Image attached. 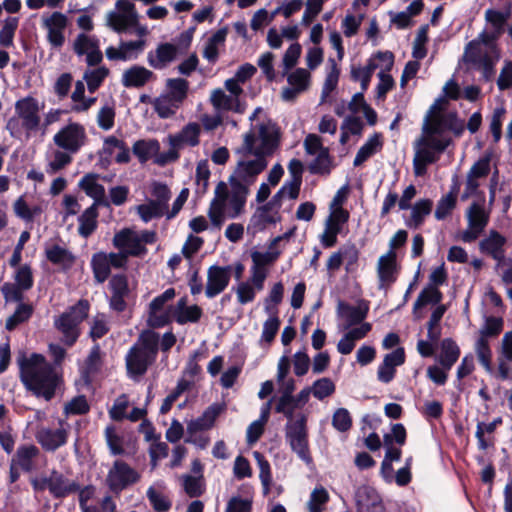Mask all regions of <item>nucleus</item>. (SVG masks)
<instances>
[{
	"label": "nucleus",
	"mask_w": 512,
	"mask_h": 512,
	"mask_svg": "<svg viewBox=\"0 0 512 512\" xmlns=\"http://www.w3.org/2000/svg\"><path fill=\"white\" fill-rule=\"evenodd\" d=\"M175 295V289L168 288L151 301L147 320L150 327H162L169 322V313L165 310V305L167 302L171 301Z\"/></svg>",
	"instance_id": "obj_21"
},
{
	"label": "nucleus",
	"mask_w": 512,
	"mask_h": 512,
	"mask_svg": "<svg viewBox=\"0 0 512 512\" xmlns=\"http://www.w3.org/2000/svg\"><path fill=\"white\" fill-rule=\"evenodd\" d=\"M41 107L38 100L33 97H24L15 103V115L9 119L7 129L12 137H18L20 128L23 129L27 135L35 132L40 124Z\"/></svg>",
	"instance_id": "obj_7"
},
{
	"label": "nucleus",
	"mask_w": 512,
	"mask_h": 512,
	"mask_svg": "<svg viewBox=\"0 0 512 512\" xmlns=\"http://www.w3.org/2000/svg\"><path fill=\"white\" fill-rule=\"evenodd\" d=\"M442 294L435 286H428L424 288L418 295L414 305V313L427 304H437L441 301Z\"/></svg>",
	"instance_id": "obj_50"
},
{
	"label": "nucleus",
	"mask_w": 512,
	"mask_h": 512,
	"mask_svg": "<svg viewBox=\"0 0 512 512\" xmlns=\"http://www.w3.org/2000/svg\"><path fill=\"white\" fill-rule=\"evenodd\" d=\"M396 275V253L389 250L387 253L381 255L377 262L379 288L383 289L394 283L396 281Z\"/></svg>",
	"instance_id": "obj_26"
},
{
	"label": "nucleus",
	"mask_w": 512,
	"mask_h": 512,
	"mask_svg": "<svg viewBox=\"0 0 512 512\" xmlns=\"http://www.w3.org/2000/svg\"><path fill=\"white\" fill-rule=\"evenodd\" d=\"M18 24V17H8L4 20L3 27L0 30V46L11 47L13 45V39L18 28Z\"/></svg>",
	"instance_id": "obj_53"
},
{
	"label": "nucleus",
	"mask_w": 512,
	"mask_h": 512,
	"mask_svg": "<svg viewBox=\"0 0 512 512\" xmlns=\"http://www.w3.org/2000/svg\"><path fill=\"white\" fill-rule=\"evenodd\" d=\"M42 27L46 30V38L53 48H61L65 43V30L68 26V17L62 12L55 11L43 15Z\"/></svg>",
	"instance_id": "obj_17"
},
{
	"label": "nucleus",
	"mask_w": 512,
	"mask_h": 512,
	"mask_svg": "<svg viewBox=\"0 0 512 512\" xmlns=\"http://www.w3.org/2000/svg\"><path fill=\"white\" fill-rule=\"evenodd\" d=\"M112 296L110 299V307L117 311L122 312L126 308L125 297L129 293L128 281L125 275H115L109 282Z\"/></svg>",
	"instance_id": "obj_31"
},
{
	"label": "nucleus",
	"mask_w": 512,
	"mask_h": 512,
	"mask_svg": "<svg viewBox=\"0 0 512 512\" xmlns=\"http://www.w3.org/2000/svg\"><path fill=\"white\" fill-rule=\"evenodd\" d=\"M73 51L77 56H85L88 66H97L103 60L98 38L85 33L78 34L73 41Z\"/></svg>",
	"instance_id": "obj_18"
},
{
	"label": "nucleus",
	"mask_w": 512,
	"mask_h": 512,
	"mask_svg": "<svg viewBox=\"0 0 512 512\" xmlns=\"http://www.w3.org/2000/svg\"><path fill=\"white\" fill-rule=\"evenodd\" d=\"M312 395L318 400H323L330 395H332L335 391V385L329 378H321L316 380L311 386Z\"/></svg>",
	"instance_id": "obj_59"
},
{
	"label": "nucleus",
	"mask_w": 512,
	"mask_h": 512,
	"mask_svg": "<svg viewBox=\"0 0 512 512\" xmlns=\"http://www.w3.org/2000/svg\"><path fill=\"white\" fill-rule=\"evenodd\" d=\"M253 456L258 464L260 473L259 478L263 486V493L267 495L270 491V484L272 482V475L269 462L265 457L258 451L253 453Z\"/></svg>",
	"instance_id": "obj_52"
},
{
	"label": "nucleus",
	"mask_w": 512,
	"mask_h": 512,
	"mask_svg": "<svg viewBox=\"0 0 512 512\" xmlns=\"http://www.w3.org/2000/svg\"><path fill=\"white\" fill-rule=\"evenodd\" d=\"M135 5L128 0H118L115 8L105 15V24L116 33H124L136 24Z\"/></svg>",
	"instance_id": "obj_13"
},
{
	"label": "nucleus",
	"mask_w": 512,
	"mask_h": 512,
	"mask_svg": "<svg viewBox=\"0 0 512 512\" xmlns=\"http://www.w3.org/2000/svg\"><path fill=\"white\" fill-rule=\"evenodd\" d=\"M33 308L28 304H20L13 315L7 318L5 327L7 330H14L19 324L27 321L32 315Z\"/></svg>",
	"instance_id": "obj_56"
},
{
	"label": "nucleus",
	"mask_w": 512,
	"mask_h": 512,
	"mask_svg": "<svg viewBox=\"0 0 512 512\" xmlns=\"http://www.w3.org/2000/svg\"><path fill=\"white\" fill-rule=\"evenodd\" d=\"M40 454V450L33 444L20 445L11 461L14 466H18L24 472H31L36 467V459Z\"/></svg>",
	"instance_id": "obj_30"
},
{
	"label": "nucleus",
	"mask_w": 512,
	"mask_h": 512,
	"mask_svg": "<svg viewBox=\"0 0 512 512\" xmlns=\"http://www.w3.org/2000/svg\"><path fill=\"white\" fill-rule=\"evenodd\" d=\"M147 498L157 512H167L171 507V502L168 498L153 487L147 490Z\"/></svg>",
	"instance_id": "obj_63"
},
{
	"label": "nucleus",
	"mask_w": 512,
	"mask_h": 512,
	"mask_svg": "<svg viewBox=\"0 0 512 512\" xmlns=\"http://www.w3.org/2000/svg\"><path fill=\"white\" fill-rule=\"evenodd\" d=\"M151 202H154L161 210L167 212L168 202L171 199V192L168 186L161 182H153L151 185Z\"/></svg>",
	"instance_id": "obj_48"
},
{
	"label": "nucleus",
	"mask_w": 512,
	"mask_h": 512,
	"mask_svg": "<svg viewBox=\"0 0 512 512\" xmlns=\"http://www.w3.org/2000/svg\"><path fill=\"white\" fill-rule=\"evenodd\" d=\"M13 210L16 216L25 221H32L36 215L41 213V208L39 206H30L23 197H19L14 202Z\"/></svg>",
	"instance_id": "obj_54"
},
{
	"label": "nucleus",
	"mask_w": 512,
	"mask_h": 512,
	"mask_svg": "<svg viewBox=\"0 0 512 512\" xmlns=\"http://www.w3.org/2000/svg\"><path fill=\"white\" fill-rule=\"evenodd\" d=\"M280 220L277 210H273L270 206L263 205L258 207L251 216L248 229L254 233L263 231L268 225L275 224Z\"/></svg>",
	"instance_id": "obj_33"
},
{
	"label": "nucleus",
	"mask_w": 512,
	"mask_h": 512,
	"mask_svg": "<svg viewBox=\"0 0 512 512\" xmlns=\"http://www.w3.org/2000/svg\"><path fill=\"white\" fill-rule=\"evenodd\" d=\"M67 426V423L60 421L57 429L41 428L36 433V439L46 451H55L67 442Z\"/></svg>",
	"instance_id": "obj_22"
},
{
	"label": "nucleus",
	"mask_w": 512,
	"mask_h": 512,
	"mask_svg": "<svg viewBox=\"0 0 512 512\" xmlns=\"http://www.w3.org/2000/svg\"><path fill=\"white\" fill-rule=\"evenodd\" d=\"M348 219L349 212L342 207H336L331 211L325 222V226L330 230L335 229V232L340 233L343 225L348 221Z\"/></svg>",
	"instance_id": "obj_58"
},
{
	"label": "nucleus",
	"mask_w": 512,
	"mask_h": 512,
	"mask_svg": "<svg viewBox=\"0 0 512 512\" xmlns=\"http://www.w3.org/2000/svg\"><path fill=\"white\" fill-rule=\"evenodd\" d=\"M202 314L203 311L198 305L187 306L185 297L178 300L174 311L175 320L181 325L198 322Z\"/></svg>",
	"instance_id": "obj_35"
},
{
	"label": "nucleus",
	"mask_w": 512,
	"mask_h": 512,
	"mask_svg": "<svg viewBox=\"0 0 512 512\" xmlns=\"http://www.w3.org/2000/svg\"><path fill=\"white\" fill-rule=\"evenodd\" d=\"M314 156L315 159L309 164V171L312 174H329L332 167L329 150H322L321 153Z\"/></svg>",
	"instance_id": "obj_55"
},
{
	"label": "nucleus",
	"mask_w": 512,
	"mask_h": 512,
	"mask_svg": "<svg viewBox=\"0 0 512 512\" xmlns=\"http://www.w3.org/2000/svg\"><path fill=\"white\" fill-rule=\"evenodd\" d=\"M90 409L87 399L83 395L76 396L64 405V413L66 415H82L86 414Z\"/></svg>",
	"instance_id": "obj_61"
},
{
	"label": "nucleus",
	"mask_w": 512,
	"mask_h": 512,
	"mask_svg": "<svg viewBox=\"0 0 512 512\" xmlns=\"http://www.w3.org/2000/svg\"><path fill=\"white\" fill-rule=\"evenodd\" d=\"M78 186L82 189L87 196L94 200L92 205L105 206L108 207L110 205L109 201L106 198L105 188L99 182V175L94 173H89L84 175Z\"/></svg>",
	"instance_id": "obj_24"
},
{
	"label": "nucleus",
	"mask_w": 512,
	"mask_h": 512,
	"mask_svg": "<svg viewBox=\"0 0 512 512\" xmlns=\"http://www.w3.org/2000/svg\"><path fill=\"white\" fill-rule=\"evenodd\" d=\"M105 252H98L92 256L91 266L97 282L103 283L110 275L111 267Z\"/></svg>",
	"instance_id": "obj_44"
},
{
	"label": "nucleus",
	"mask_w": 512,
	"mask_h": 512,
	"mask_svg": "<svg viewBox=\"0 0 512 512\" xmlns=\"http://www.w3.org/2000/svg\"><path fill=\"white\" fill-rule=\"evenodd\" d=\"M456 196L453 193H449L438 201L435 210V218L437 220L445 219L455 208Z\"/></svg>",
	"instance_id": "obj_64"
},
{
	"label": "nucleus",
	"mask_w": 512,
	"mask_h": 512,
	"mask_svg": "<svg viewBox=\"0 0 512 512\" xmlns=\"http://www.w3.org/2000/svg\"><path fill=\"white\" fill-rule=\"evenodd\" d=\"M154 111L161 119H167L176 114L181 105L164 92L150 101Z\"/></svg>",
	"instance_id": "obj_38"
},
{
	"label": "nucleus",
	"mask_w": 512,
	"mask_h": 512,
	"mask_svg": "<svg viewBox=\"0 0 512 512\" xmlns=\"http://www.w3.org/2000/svg\"><path fill=\"white\" fill-rule=\"evenodd\" d=\"M329 501V494L327 490L320 486L316 487L310 494L307 503L309 512H322L323 506Z\"/></svg>",
	"instance_id": "obj_57"
},
{
	"label": "nucleus",
	"mask_w": 512,
	"mask_h": 512,
	"mask_svg": "<svg viewBox=\"0 0 512 512\" xmlns=\"http://www.w3.org/2000/svg\"><path fill=\"white\" fill-rule=\"evenodd\" d=\"M446 105L445 98H438L424 118L422 134L414 144L413 169L416 176L425 175L427 166L436 162L450 144L445 132L456 129L457 118L454 114L443 113Z\"/></svg>",
	"instance_id": "obj_2"
},
{
	"label": "nucleus",
	"mask_w": 512,
	"mask_h": 512,
	"mask_svg": "<svg viewBox=\"0 0 512 512\" xmlns=\"http://www.w3.org/2000/svg\"><path fill=\"white\" fill-rule=\"evenodd\" d=\"M89 303L80 300L69 311L63 313L55 320V327L63 334V341L71 346L79 336L78 325L87 317Z\"/></svg>",
	"instance_id": "obj_12"
},
{
	"label": "nucleus",
	"mask_w": 512,
	"mask_h": 512,
	"mask_svg": "<svg viewBox=\"0 0 512 512\" xmlns=\"http://www.w3.org/2000/svg\"><path fill=\"white\" fill-rule=\"evenodd\" d=\"M307 420L308 415L300 413L295 421L286 423L285 436L291 450L306 464H310L312 457L309 450Z\"/></svg>",
	"instance_id": "obj_11"
},
{
	"label": "nucleus",
	"mask_w": 512,
	"mask_h": 512,
	"mask_svg": "<svg viewBox=\"0 0 512 512\" xmlns=\"http://www.w3.org/2000/svg\"><path fill=\"white\" fill-rule=\"evenodd\" d=\"M183 488L190 497H198L204 491L202 476L183 475Z\"/></svg>",
	"instance_id": "obj_62"
},
{
	"label": "nucleus",
	"mask_w": 512,
	"mask_h": 512,
	"mask_svg": "<svg viewBox=\"0 0 512 512\" xmlns=\"http://www.w3.org/2000/svg\"><path fill=\"white\" fill-rule=\"evenodd\" d=\"M201 125L197 122L186 124L179 132L168 136L169 145L182 149L185 146L195 147L200 143Z\"/></svg>",
	"instance_id": "obj_27"
},
{
	"label": "nucleus",
	"mask_w": 512,
	"mask_h": 512,
	"mask_svg": "<svg viewBox=\"0 0 512 512\" xmlns=\"http://www.w3.org/2000/svg\"><path fill=\"white\" fill-rule=\"evenodd\" d=\"M137 213L141 220L148 223L154 218H160L165 214L154 202L148 200L146 203L140 204L136 207Z\"/></svg>",
	"instance_id": "obj_60"
},
{
	"label": "nucleus",
	"mask_w": 512,
	"mask_h": 512,
	"mask_svg": "<svg viewBox=\"0 0 512 512\" xmlns=\"http://www.w3.org/2000/svg\"><path fill=\"white\" fill-rule=\"evenodd\" d=\"M109 75V69L105 66H98L95 68H88L85 70L83 79L87 83V88L90 93L96 92V90L102 85L103 81Z\"/></svg>",
	"instance_id": "obj_42"
},
{
	"label": "nucleus",
	"mask_w": 512,
	"mask_h": 512,
	"mask_svg": "<svg viewBox=\"0 0 512 512\" xmlns=\"http://www.w3.org/2000/svg\"><path fill=\"white\" fill-rule=\"evenodd\" d=\"M475 352L477 355V358L481 365L484 367V369L491 373L492 372V351L490 349V345L488 342V339L485 337H479L477 341L475 342Z\"/></svg>",
	"instance_id": "obj_51"
},
{
	"label": "nucleus",
	"mask_w": 512,
	"mask_h": 512,
	"mask_svg": "<svg viewBox=\"0 0 512 512\" xmlns=\"http://www.w3.org/2000/svg\"><path fill=\"white\" fill-rule=\"evenodd\" d=\"M36 493L48 490L55 499H64L79 490V483L62 472L52 469L48 474H42L30 479Z\"/></svg>",
	"instance_id": "obj_9"
},
{
	"label": "nucleus",
	"mask_w": 512,
	"mask_h": 512,
	"mask_svg": "<svg viewBox=\"0 0 512 512\" xmlns=\"http://www.w3.org/2000/svg\"><path fill=\"white\" fill-rule=\"evenodd\" d=\"M46 257L53 264L60 265L64 268H69L74 263V256L67 249L53 245L46 249Z\"/></svg>",
	"instance_id": "obj_45"
},
{
	"label": "nucleus",
	"mask_w": 512,
	"mask_h": 512,
	"mask_svg": "<svg viewBox=\"0 0 512 512\" xmlns=\"http://www.w3.org/2000/svg\"><path fill=\"white\" fill-rule=\"evenodd\" d=\"M155 78L154 73L144 66L133 65L122 73L121 83L126 88H140Z\"/></svg>",
	"instance_id": "obj_29"
},
{
	"label": "nucleus",
	"mask_w": 512,
	"mask_h": 512,
	"mask_svg": "<svg viewBox=\"0 0 512 512\" xmlns=\"http://www.w3.org/2000/svg\"><path fill=\"white\" fill-rule=\"evenodd\" d=\"M140 474L123 460H116L108 470L105 483L114 494H120L127 487L137 483Z\"/></svg>",
	"instance_id": "obj_14"
},
{
	"label": "nucleus",
	"mask_w": 512,
	"mask_h": 512,
	"mask_svg": "<svg viewBox=\"0 0 512 512\" xmlns=\"http://www.w3.org/2000/svg\"><path fill=\"white\" fill-rule=\"evenodd\" d=\"M381 145L382 144L378 135H374L373 137L369 138L367 142L358 150L354 158V166L357 167L363 164L381 148Z\"/></svg>",
	"instance_id": "obj_47"
},
{
	"label": "nucleus",
	"mask_w": 512,
	"mask_h": 512,
	"mask_svg": "<svg viewBox=\"0 0 512 512\" xmlns=\"http://www.w3.org/2000/svg\"><path fill=\"white\" fill-rule=\"evenodd\" d=\"M86 141L85 127L77 122H69L53 136V142L59 149L73 154L80 151Z\"/></svg>",
	"instance_id": "obj_15"
},
{
	"label": "nucleus",
	"mask_w": 512,
	"mask_h": 512,
	"mask_svg": "<svg viewBox=\"0 0 512 512\" xmlns=\"http://www.w3.org/2000/svg\"><path fill=\"white\" fill-rule=\"evenodd\" d=\"M496 34L482 32L479 37L469 42L465 48L463 60L482 71L483 77L489 80L494 75V66L499 60L495 45Z\"/></svg>",
	"instance_id": "obj_6"
},
{
	"label": "nucleus",
	"mask_w": 512,
	"mask_h": 512,
	"mask_svg": "<svg viewBox=\"0 0 512 512\" xmlns=\"http://www.w3.org/2000/svg\"><path fill=\"white\" fill-rule=\"evenodd\" d=\"M274 409L277 413L283 414L287 418V423L295 421L301 413L296 412L297 409H301V406L297 404L294 397H277Z\"/></svg>",
	"instance_id": "obj_41"
},
{
	"label": "nucleus",
	"mask_w": 512,
	"mask_h": 512,
	"mask_svg": "<svg viewBox=\"0 0 512 512\" xmlns=\"http://www.w3.org/2000/svg\"><path fill=\"white\" fill-rule=\"evenodd\" d=\"M73 153L67 152L62 149L55 150L51 158L48 162L46 172L48 174H55L56 172L62 170L65 168L68 164L72 161V155Z\"/></svg>",
	"instance_id": "obj_49"
},
{
	"label": "nucleus",
	"mask_w": 512,
	"mask_h": 512,
	"mask_svg": "<svg viewBox=\"0 0 512 512\" xmlns=\"http://www.w3.org/2000/svg\"><path fill=\"white\" fill-rule=\"evenodd\" d=\"M230 188L225 182H219L210 203L208 216L215 227H221L226 218L234 219L243 213L249 189L229 180Z\"/></svg>",
	"instance_id": "obj_4"
},
{
	"label": "nucleus",
	"mask_w": 512,
	"mask_h": 512,
	"mask_svg": "<svg viewBox=\"0 0 512 512\" xmlns=\"http://www.w3.org/2000/svg\"><path fill=\"white\" fill-rule=\"evenodd\" d=\"M224 406L220 404H212L209 406L202 416L199 418L192 420L187 425V431L189 434H193L199 431L210 429L216 418L223 411Z\"/></svg>",
	"instance_id": "obj_34"
},
{
	"label": "nucleus",
	"mask_w": 512,
	"mask_h": 512,
	"mask_svg": "<svg viewBox=\"0 0 512 512\" xmlns=\"http://www.w3.org/2000/svg\"><path fill=\"white\" fill-rule=\"evenodd\" d=\"M146 45V39L120 41L118 47H107L105 55L111 61H132L144 52Z\"/></svg>",
	"instance_id": "obj_20"
},
{
	"label": "nucleus",
	"mask_w": 512,
	"mask_h": 512,
	"mask_svg": "<svg viewBox=\"0 0 512 512\" xmlns=\"http://www.w3.org/2000/svg\"><path fill=\"white\" fill-rule=\"evenodd\" d=\"M178 54V47L171 43H161L155 50L147 54V62L150 67L162 70L175 61Z\"/></svg>",
	"instance_id": "obj_25"
},
{
	"label": "nucleus",
	"mask_w": 512,
	"mask_h": 512,
	"mask_svg": "<svg viewBox=\"0 0 512 512\" xmlns=\"http://www.w3.org/2000/svg\"><path fill=\"white\" fill-rule=\"evenodd\" d=\"M159 347V336L153 331H144L125 356L127 375L139 380L155 362Z\"/></svg>",
	"instance_id": "obj_5"
},
{
	"label": "nucleus",
	"mask_w": 512,
	"mask_h": 512,
	"mask_svg": "<svg viewBox=\"0 0 512 512\" xmlns=\"http://www.w3.org/2000/svg\"><path fill=\"white\" fill-rule=\"evenodd\" d=\"M20 379L24 386L36 396L50 400L59 384L60 378L50 363L40 354L30 357H18Z\"/></svg>",
	"instance_id": "obj_3"
},
{
	"label": "nucleus",
	"mask_w": 512,
	"mask_h": 512,
	"mask_svg": "<svg viewBox=\"0 0 512 512\" xmlns=\"http://www.w3.org/2000/svg\"><path fill=\"white\" fill-rule=\"evenodd\" d=\"M133 153L141 163H145L152 157H156L160 150V143L156 139L138 140L132 147Z\"/></svg>",
	"instance_id": "obj_39"
},
{
	"label": "nucleus",
	"mask_w": 512,
	"mask_h": 512,
	"mask_svg": "<svg viewBox=\"0 0 512 512\" xmlns=\"http://www.w3.org/2000/svg\"><path fill=\"white\" fill-rule=\"evenodd\" d=\"M98 207L91 205L78 217V234L83 238L91 236L98 227Z\"/></svg>",
	"instance_id": "obj_36"
},
{
	"label": "nucleus",
	"mask_w": 512,
	"mask_h": 512,
	"mask_svg": "<svg viewBox=\"0 0 512 512\" xmlns=\"http://www.w3.org/2000/svg\"><path fill=\"white\" fill-rule=\"evenodd\" d=\"M189 83L183 78H170L166 80V88L164 93L174 99L180 105L187 98Z\"/></svg>",
	"instance_id": "obj_40"
},
{
	"label": "nucleus",
	"mask_w": 512,
	"mask_h": 512,
	"mask_svg": "<svg viewBox=\"0 0 512 512\" xmlns=\"http://www.w3.org/2000/svg\"><path fill=\"white\" fill-rule=\"evenodd\" d=\"M311 75L308 70L298 68L287 76L289 87L284 88L282 97L284 100H293L298 94L306 91L310 85Z\"/></svg>",
	"instance_id": "obj_28"
},
{
	"label": "nucleus",
	"mask_w": 512,
	"mask_h": 512,
	"mask_svg": "<svg viewBox=\"0 0 512 512\" xmlns=\"http://www.w3.org/2000/svg\"><path fill=\"white\" fill-rule=\"evenodd\" d=\"M460 356V348L451 338H445L440 345V353L437 357L439 364L445 369L450 370L457 362Z\"/></svg>",
	"instance_id": "obj_37"
},
{
	"label": "nucleus",
	"mask_w": 512,
	"mask_h": 512,
	"mask_svg": "<svg viewBox=\"0 0 512 512\" xmlns=\"http://www.w3.org/2000/svg\"><path fill=\"white\" fill-rule=\"evenodd\" d=\"M506 238L497 231H490L489 235L479 243L481 252L490 255L493 259L501 262L505 258L504 246Z\"/></svg>",
	"instance_id": "obj_32"
},
{
	"label": "nucleus",
	"mask_w": 512,
	"mask_h": 512,
	"mask_svg": "<svg viewBox=\"0 0 512 512\" xmlns=\"http://www.w3.org/2000/svg\"><path fill=\"white\" fill-rule=\"evenodd\" d=\"M232 277L231 266L212 265L207 270L205 295L208 299L215 298L228 287Z\"/></svg>",
	"instance_id": "obj_19"
},
{
	"label": "nucleus",
	"mask_w": 512,
	"mask_h": 512,
	"mask_svg": "<svg viewBox=\"0 0 512 512\" xmlns=\"http://www.w3.org/2000/svg\"><path fill=\"white\" fill-rule=\"evenodd\" d=\"M209 101L215 112L218 113L232 111L238 114H243L246 110L245 103L235 96L230 95L229 93L227 94L221 88L211 91Z\"/></svg>",
	"instance_id": "obj_23"
},
{
	"label": "nucleus",
	"mask_w": 512,
	"mask_h": 512,
	"mask_svg": "<svg viewBox=\"0 0 512 512\" xmlns=\"http://www.w3.org/2000/svg\"><path fill=\"white\" fill-rule=\"evenodd\" d=\"M432 201L429 199H422L415 203L411 207V217L407 221V226L412 228H418L424 221V218L431 213Z\"/></svg>",
	"instance_id": "obj_43"
},
{
	"label": "nucleus",
	"mask_w": 512,
	"mask_h": 512,
	"mask_svg": "<svg viewBox=\"0 0 512 512\" xmlns=\"http://www.w3.org/2000/svg\"><path fill=\"white\" fill-rule=\"evenodd\" d=\"M355 500L360 509H367L376 506L380 502V497L374 488L362 485L356 490Z\"/></svg>",
	"instance_id": "obj_46"
},
{
	"label": "nucleus",
	"mask_w": 512,
	"mask_h": 512,
	"mask_svg": "<svg viewBox=\"0 0 512 512\" xmlns=\"http://www.w3.org/2000/svg\"><path fill=\"white\" fill-rule=\"evenodd\" d=\"M263 109L257 107L249 117L251 127L243 135V143L238 152L241 155L229 180L246 189L256 181L257 176L266 169L267 157L271 156L279 145L280 131L271 119L260 118Z\"/></svg>",
	"instance_id": "obj_1"
},
{
	"label": "nucleus",
	"mask_w": 512,
	"mask_h": 512,
	"mask_svg": "<svg viewBox=\"0 0 512 512\" xmlns=\"http://www.w3.org/2000/svg\"><path fill=\"white\" fill-rule=\"evenodd\" d=\"M468 227L460 235V239L465 243L475 241L489 222V213L480 203H472L466 211Z\"/></svg>",
	"instance_id": "obj_16"
},
{
	"label": "nucleus",
	"mask_w": 512,
	"mask_h": 512,
	"mask_svg": "<svg viewBox=\"0 0 512 512\" xmlns=\"http://www.w3.org/2000/svg\"><path fill=\"white\" fill-rule=\"evenodd\" d=\"M271 261L268 255L255 252L252 254L253 265L250 269L251 275L247 281H241L235 292L237 301L241 305L254 301L257 292L262 291L267 278L266 265Z\"/></svg>",
	"instance_id": "obj_8"
},
{
	"label": "nucleus",
	"mask_w": 512,
	"mask_h": 512,
	"mask_svg": "<svg viewBox=\"0 0 512 512\" xmlns=\"http://www.w3.org/2000/svg\"><path fill=\"white\" fill-rule=\"evenodd\" d=\"M156 241V233L149 230L138 231L135 228H123L116 232L112 243L113 246L123 251L129 257H140L147 253V244Z\"/></svg>",
	"instance_id": "obj_10"
}]
</instances>
